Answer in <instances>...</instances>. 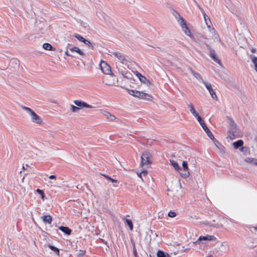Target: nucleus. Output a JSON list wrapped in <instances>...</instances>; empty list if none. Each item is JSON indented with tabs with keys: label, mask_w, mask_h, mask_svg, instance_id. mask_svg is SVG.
Instances as JSON below:
<instances>
[{
	"label": "nucleus",
	"mask_w": 257,
	"mask_h": 257,
	"mask_svg": "<svg viewBox=\"0 0 257 257\" xmlns=\"http://www.w3.org/2000/svg\"><path fill=\"white\" fill-rule=\"evenodd\" d=\"M105 178L110 180L111 178L107 175H102Z\"/></svg>",
	"instance_id": "48"
},
{
	"label": "nucleus",
	"mask_w": 257,
	"mask_h": 257,
	"mask_svg": "<svg viewBox=\"0 0 257 257\" xmlns=\"http://www.w3.org/2000/svg\"><path fill=\"white\" fill-rule=\"evenodd\" d=\"M43 47L44 49L47 50H51L54 51L55 50V48L53 47V46L49 43H45L43 44Z\"/></svg>",
	"instance_id": "28"
},
{
	"label": "nucleus",
	"mask_w": 257,
	"mask_h": 257,
	"mask_svg": "<svg viewBox=\"0 0 257 257\" xmlns=\"http://www.w3.org/2000/svg\"><path fill=\"white\" fill-rule=\"evenodd\" d=\"M183 31L184 32V33L189 36L190 37H192V35L191 33V32L190 30L189 29L188 27L187 26L186 24V22H185V20H182V22L181 24H180Z\"/></svg>",
	"instance_id": "11"
},
{
	"label": "nucleus",
	"mask_w": 257,
	"mask_h": 257,
	"mask_svg": "<svg viewBox=\"0 0 257 257\" xmlns=\"http://www.w3.org/2000/svg\"><path fill=\"white\" fill-rule=\"evenodd\" d=\"M33 122L37 123H41L42 120L40 116L37 115L34 111L30 114Z\"/></svg>",
	"instance_id": "14"
},
{
	"label": "nucleus",
	"mask_w": 257,
	"mask_h": 257,
	"mask_svg": "<svg viewBox=\"0 0 257 257\" xmlns=\"http://www.w3.org/2000/svg\"><path fill=\"white\" fill-rule=\"evenodd\" d=\"M70 51L71 52H76L81 56H84V53L79 48H78L77 47H74L73 48H71V49H70Z\"/></svg>",
	"instance_id": "25"
},
{
	"label": "nucleus",
	"mask_w": 257,
	"mask_h": 257,
	"mask_svg": "<svg viewBox=\"0 0 257 257\" xmlns=\"http://www.w3.org/2000/svg\"><path fill=\"white\" fill-rule=\"evenodd\" d=\"M157 256V257H171L169 254L161 250L158 251Z\"/></svg>",
	"instance_id": "24"
},
{
	"label": "nucleus",
	"mask_w": 257,
	"mask_h": 257,
	"mask_svg": "<svg viewBox=\"0 0 257 257\" xmlns=\"http://www.w3.org/2000/svg\"><path fill=\"white\" fill-rule=\"evenodd\" d=\"M132 244H133V254H134V256L135 257H139L138 255V253H137V249H136V245H135V242L132 240Z\"/></svg>",
	"instance_id": "31"
},
{
	"label": "nucleus",
	"mask_w": 257,
	"mask_h": 257,
	"mask_svg": "<svg viewBox=\"0 0 257 257\" xmlns=\"http://www.w3.org/2000/svg\"><path fill=\"white\" fill-rule=\"evenodd\" d=\"M244 161L255 166H257V159L252 158H247L244 159Z\"/></svg>",
	"instance_id": "22"
},
{
	"label": "nucleus",
	"mask_w": 257,
	"mask_h": 257,
	"mask_svg": "<svg viewBox=\"0 0 257 257\" xmlns=\"http://www.w3.org/2000/svg\"><path fill=\"white\" fill-rule=\"evenodd\" d=\"M85 253V250H80L77 253L78 257H83Z\"/></svg>",
	"instance_id": "36"
},
{
	"label": "nucleus",
	"mask_w": 257,
	"mask_h": 257,
	"mask_svg": "<svg viewBox=\"0 0 257 257\" xmlns=\"http://www.w3.org/2000/svg\"><path fill=\"white\" fill-rule=\"evenodd\" d=\"M142 174H147V170H143L141 172H140L139 173H137L138 176L143 180L142 177Z\"/></svg>",
	"instance_id": "42"
},
{
	"label": "nucleus",
	"mask_w": 257,
	"mask_h": 257,
	"mask_svg": "<svg viewBox=\"0 0 257 257\" xmlns=\"http://www.w3.org/2000/svg\"><path fill=\"white\" fill-rule=\"evenodd\" d=\"M250 58L252 62L254 64V69L257 72V57L254 55H250Z\"/></svg>",
	"instance_id": "27"
},
{
	"label": "nucleus",
	"mask_w": 257,
	"mask_h": 257,
	"mask_svg": "<svg viewBox=\"0 0 257 257\" xmlns=\"http://www.w3.org/2000/svg\"><path fill=\"white\" fill-rule=\"evenodd\" d=\"M36 191L41 196V198L44 199L45 197V195L44 191L40 189H37Z\"/></svg>",
	"instance_id": "33"
},
{
	"label": "nucleus",
	"mask_w": 257,
	"mask_h": 257,
	"mask_svg": "<svg viewBox=\"0 0 257 257\" xmlns=\"http://www.w3.org/2000/svg\"><path fill=\"white\" fill-rule=\"evenodd\" d=\"M197 120L198 121V122L200 123V124L201 125L202 127L203 128V129L204 131V132L206 133V134L207 135L208 137L211 140H214V136L213 135V134L211 133V132L209 130V129L206 125L205 122L202 120V119L201 117V116L200 117H199L198 119H197Z\"/></svg>",
	"instance_id": "3"
},
{
	"label": "nucleus",
	"mask_w": 257,
	"mask_h": 257,
	"mask_svg": "<svg viewBox=\"0 0 257 257\" xmlns=\"http://www.w3.org/2000/svg\"><path fill=\"white\" fill-rule=\"evenodd\" d=\"M256 253H257V251H256Z\"/></svg>",
	"instance_id": "52"
},
{
	"label": "nucleus",
	"mask_w": 257,
	"mask_h": 257,
	"mask_svg": "<svg viewBox=\"0 0 257 257\" xmlns=\"http://www.w3.org/2000/svg\"><path fill=\"white\" fill-rule=\"evenodd\" d=\"M103 114L106 116V117L110 121H113L116 119V117L111 114L109 112L104 111Z\"/></svg>",
	"instance_id": "21"
},
{
	"label": "nucleus",
	"mask_w": 257,
	"mask_h": 257,
	"mask_svg": "<svg viewBox=\"0 0 257 257\" xmlns=\"http://www.w3.org/2000/svg\"><path fill=\"white\" fill-rule=\"evenodd\" d=\"M209 56L211 58V59L214 61L215 62L220 64V60L217 58L215 50H211L209 53Z\"/></svg>",
	"instance_id": "16"
},
{
	"label": "nucleus",
	"mask_w": 257,
	"mask_h": 257,
	"mask_svg": "<svg viewBox=\"0 0 257 257\" xmlns=\"http://www.w3.org/2000/svg\"><path fill=\"white\" fill-rule=\"evenodd\" d=\"M71 110L73 112H77L78 110L80 109V108L77 106H74L73 105H71Z\"/></svg>",
	"instance_id": "34"
},
{
	"label": "nucleus",
	"mask_w": 257,
	"mask_h": 257,
	"mask_svg": "<svg viewBox=\"0 0 257 257\" xmlns=\"http://www.w3.org/2000/svg\"><path fill=\"white\" fill-rule=\"evenodd\" d=\"M201 82L205 86L206 88L208 90L211 97L213 99L216 100L217 98V95L214 90L212 89L211 84L204 81L202 78H201Z\"/></svg>",
	"instance_id": "6"
},
{
	"label": "nucleus",
	"mask_w": 257,
	"mask_h": 257,
	"mask_svg": "<svg viewBox=\"0 0 257 257\" xmlns=\"http://www.w3.org/2000/svg\"><path fill=\"white\" fill-rule=\"evenodd\" d=\"M212 141H213L214 144L217 148H218L220 150L224 149V147L216 140L214 139V140Z\"/></svg>",
	"instance_id": "32"
},
{
	"label": "nucleus",
	"mask_w": 257,
	"mask_h": 257,
	"mask_svg": "<svg viewBox=\"0 0 257 257\" xmlns=\"http://www.w3.org/2000/svg\"><path fill=\"white\" fill-rule=\"evenodd\" d=\"M172 14L179 24L181 23L182 20H184L183 18L180 16V15L174 10H173Z\"/></svg>",
	"instance_id": "17"
},
{
	"label": "nucleus",
	"mask_w": 257,
	"mask_h": 257,
	"mask_svg": "<svg viewBox=\"0 0 257 257\" xmlns=\"http://www.w3.org/2000/svg\"><path fill=\"white\" fill-rule=\"evenodd\" d=\"M151 154L148 151L144 152L141 156V164L142 166L151 163Z\"/></svg>",
	"instance_id": "4"
},
{
	"label": "nucleus",
	"mask_w": 257,
	"mask_h": 257,
	"mask_svg": "<svg viewBox=\"0 0 257 257\" xmlns=\"http://www.w3.org/2000/svg\"><path fill=\"white\" fill-rule=\"evenodd\" d=\"M128 93L135 97L144 99L145 100H151L152 96L148 93L143 92L139 91L138 90H131L127 89Z\"/></svg>",
	"instance_id": "2"
},
{
	"label": "nucleus",
	"mask_w": 257,
	"mask_h": 257,
	"mask_svg": "<svg viewBox=\"0 0 257 257\" xmlns=\"http://www.w3.org/2000/svg\"><path fill=\"white\" fill-rule=\"evenodd\" d=\"M170 162L171 164V165L173 166L175 170L176 171H179L180 170H181V168L179 166L178 164L174 160H170Z\"/></svg>",
	"instance_id": "26"
},
{
	"label": "nucleus",
	"mask_w": 257,
	"mask_h": 257,
	"mask_svg": "<svg viewBox=\"0 0 257 257\" xmlns=\"http://www.w3.org/2000/svg\"><path fill=\"white\" fill-rule=\"evenodd\" d=\"M22 108L25 110L30 115L33 111V110L31 109L30 108L26 106H22Z\"/></svg>",
	"instance_id": "39"
},
{
	"label": "nucleus",
	"mask_w": 257,
	"mask_h": 257,
	"mask_svg": "<svg viewBox=\"0 0 257 257\" xmlns=\"http://www.w3.org/2000/svg\"><path fill=\"white\" fill-rule=\"evenodd\" d=\"M48 246L49 248L54 251L57 255H59V249L58 248L52 245H49Z\"/></svg>",
	"instance_id": "30"
},
{
	"label": "nucleus",
	"mask_w": 257,
	"mask_h": 257,
	"mask_svg": "<svg viewBox=\"0 0 257 257\" xmlns=\"http://www.w3.org/2000/svg\"><path fill=\"white\" fill-rule=\"evenodd\" d=\"M168 215L170 217H174L176 216V213L174 211H170L168 212Z\"/></svg>",
	"instance_id": "41"
},
{
	"label": "nucleus",
	"mask_w": 257,
	"mask_h": 257,
	"mask_svg": "<svg viewBox=\"0 0 257 257\" xmlns=\"http://www.w3.org/2000/svg\"><path fill=\"white\" fill-rule=\"evenodd\" d=\"M178 172L180 173V175L184 178H187L189 176V172L188 170H180L178 171Z\"/></svg>",
	"instance_id": "20"
},
{
	"label": "nucleus",
	"mask_w": 257,
	"mask_h": 257,
	"mask_svg": "<svg viewBox=\"0 0 257 257\" xmlns=\"http://www.w3.org/2000/svg\"><path fill=\"white\" fill-rule=\"evenodd\" d=\"M194 76H195L197 79H199V80H200V82H201V78H202L200 77V76L199 74H197V73H194Z\"/></svg>",
	"instance_id": "44"
},
{
	"label": "nucleus",
	"mask_w": 257,
	"mask_h": 257,
	"mask_svg": "<svg viewBox=\"0 0 257 257\" xmlns=\"http://www.w3.org/2000/svg\"><path fill=\"white\" fill-rule=\"evenodd\" d=\"M75 37L79 41H81V42H82L83 43H84L85 44H86V45H87L88 46H89V47H90L92 49H93V46L92 45V44L91 43V42L88 41V40L87 39H85V38H84L82 36H80V35L79 34H76L75 35Z\"/></svg>",
	"instance_id": "10"
},
{
	"label": "nucleus",
	"mask_w": 257,
	"mask_h": 257,
	"mask_svg": "<svg viewBox=\"0 0 257 257\" xmlns=\"http://www.w3.org/2000/svg\"><path fill=\"white\" fill-rule=\"evenodd\" d=\"M216 238L213 235H206V236H200L196 242L200 244V242L203 243L204 242L207 240H214Z\"/></svg>",
	"instance_id": "8"
},
{
	"label": "nucleus",
	"mask_w": 257,
	"mask_h": 257,
	"mask_svg": "<svg viewBox=\"0 0 257 257\" xmlns=\"http://www.w3.org/2000/svg\"><path fill=\"white\" fill-rule=\"evenodd\" d=\"M112 54L114 55L115 57H116L119 61H120L122 63H124L126 60L125 58V56L122 55L121 53L119 52H111Z\"/></svg>",
	"instance_id": "12"
},
{
	"label": "nucleus",
	"mask_w": 257,
	"mask_h": 257,
	"mask_svg": "<svg viewBox=\"0 0 257 257\" xmlns=\"http://www.w3.org/2000/svg\"><path fill=\"white\" fill-rule=\"evenodd\" d=\"M188 106L190 109V112L193 114V115L198 119L200 116L198 114V113L196 111L195 108H194L192 103H190L188 104Z\"/></svg>",
	"instance_id": "15"
},
{
	"label": "nucleus",
	"mask_w": 257,
	"mask_h": 257,
	"mask_svg": "<svg viewBox=\"0 0 257 257\" xmlns=\"http://www.w3.org/2000/svg\"><path fill=\"white\" fill-rule=\"evenodd\" d=\"M109 180H110L112 183H116L117 182V180H115V179H112V178H111Z\"/></svg>",
	"instance_id": "49"
},
{
	"label": "nucleus",
	"mask_w": 257,
	"mask_h": 257,
	"mask_svg": "<svg viewBox=\"0 0 257 257\" xmlns=\"http://www.w3.org/2000/svg\"><path fill=\"white\" fill-rule=\"evenodd\" d=\"M124 220L126 224L128 226L130 230H132L133 229V224L132 220L131 219L126 218L124 219Z\"/></svg>",
	"instance_id": "29"
},
{
	"label": "nucleus",
	"mask_w": 257,
	"mask_h": 257,
	"mask_svg": "<svg viewBox=\"0 0 257 257\" xmlns=\"http://www.w3.org/2000/svg\"><path fill=\"white\" fill-rule=\"evenodd\" d=\"M99 65L102 72L104 74L107 75L111 74V67L106 62L101 61Z\"/></svg>",
	"instance_id": "5"
},
{
	"label": "nucleus",
	"mask_w": 257,
	"mask_h": 257,
	"mask_svg": "<svg viewBox=\"0 0 257 257\" xmlns=\"http://www.w3.org/2000/svg\"><path fill=\"white\" fill-rule=\"evenodd\" d=\"M74 104L79 108L86 107L88 108H92L94 107L87 104L85 102L82 100H76L74 101Z\"/></svg>",
	"instance_id": "9"
},
{
	"label": "nucleus",
	"mask_w": 257,
	"mask_h": 257,
	"mask_svg": "<svg viewBox=\"0 0 257 257\" xmlns=\"http://www.w3.org/2000/svg\"><path fill=\"white\" fill-rule=\"evenodd\" d=\"M256 50L255 48H252L251 49V52L253 53H255L256 52Z\"/></svg>",
	"instance_id": "50"
},
{
	"label": "nucleus",
	"mask_w": 257,
	"mask_h": 257,
	"mask_svg": "<svg viewBox=\"0 0 257 257\" xmlns=\"http://www.w3.org/2000/svg\"><path fill=\"white\" fill-rule=\"evenodd\" d=\"M41 218L43 221L45 223L51 224L52 221V217L50 215H44Z\"/></svg>",
	"instance_id": "18"
},
{
	"label": "nucleus",
	"mask_w": 257,
	"mask_h": 257,
	"mask_svg": "<svg viewBox=\"0 0 257 257\" xmlns=\"http://www.w3.org/2000/svg\"><path fill=\"white\" fill-rule=\"evenodd\" d=\"M254 140H255V142H256V143H257V135L255 136Z\"/></svg>",
	"instance_id": "51"
},
{
	"label": "nucleus",
	"mask_w": 257,
	"mask_h": 257,
	"mask_svg": "<svg viewBox=\"0 0 257 257\" xmlns=\"http://www.w3.org/2000/svg\"><path fill=\"white\" fill-rule=\"evenodd\" d=\"M134 73L135 74V75L139 78V79L141 82L146 84L147 86L150 85V84H151V81L149 79H148L145 76H144V75H143L142 74H141L140 73L137 71L134 72Z\"/></svg>",
	"instance_id": "7"
},
{
	"label": "nucleus",
	"mask_w": 257,
	"mask_h": 257,
	"mask_svg": "<svg viewBox=\"0 0 257 257\" xmlns=\"http://www.w3.org/2000/svg\"><path fill=\"white\" fill-rule=\"evenodd\" d=\"M22 108L25 110L30 115L33 111V110L31 109L30 108L26 106H22Z\"/></svg>",
	"instance_id": "38"
},
{
	"label": "nucleus",
	"mask_w": 257,
	"mask_h": 257,
	"mask_svg": "<svg viewBox=\"0 0 257 257\" xmlns=\"http://www.w3.org/2000/svg\"><path fill=\"white\" fill-rule=\"evenodd\" d=\"M198 8L203 15L204 21L205 22L208 28H210V24H211V22L209 17L206 15L204 11L199 6H198Z\"/></svg>",
	"instance_id": "13"
},
{
	"label": "nucleus",
	"mask_w": 257,
	"mask_h": 257,
	"mask_svg": "<svg viewBox=\"0 0 257 257\" xmlns=\"http://www.w3.org/2000/svg\"><path fill=\"white\" fill-rule=\"evenodd\" d=\"M22 108L25 110L30 115L33 111V110L31 109L30 108L26 106H22Z\"/></svg>",
	"instance_id": "37"
},
{
	"label": "nucleus",
	"mask_w": 257,
	"mask_h": 257,
	"mask_svg": "<svg viewBox=\"0 0 257 257\" xmlns=\"http://www.w3.org/2000/svg\"><path fill=\"white\" fill-rule=\"evenodd\" d=\"M205 45L206 46V47L209 50V53L211 52V50H214L213 49H212L211 47V46L208 45V44H207L206 42H205Z\"/></svg>",
	"instance_id": "45"
},
{
	"label": "nucleus",
	"mask_w": 257,
	"mask_h": 257,
	"mask_svg": "<svg viewBox=\"0 0 257 257\" xmlns=\"http://www.w3.org/2000/svg\"><path fill=\"white\" fill-rule=\"evenodd\" d=\"M59 229L67 235H70L72 232L71 229L67 226H61Z\"/></svg>",
	"instance_id": "19"
},
{
	"label": "nucleus",
	"mask_w": 257,
	"mask_h": 257,
	"mask_svg": "<svg viewBox=\"0 0 257 257\" xmlns=\"http://www.w3.org/2000/svg\"><path fill=\"white\" fill-rule=\"evenodd\" d=\"M182 170H189L187 162L186 161L183 162Z\"/></svg>",
	"instance_id": "40"
},
{
	"label": "nucleus",
	"mask_w": 257,
	"mask_h": 257,
	"mask_svg": "<svg viewBox=\"0 0 257 257\" xmlns=\"http://www.w3.org/2000/svg\"><path fill=\"white\" fill-rule=\"evenodd\" d=\"M65 54L68 56H71V57L73 56L71 54L69 53L68 51L65 52Z\"/></svg>",
	"instance_id": "47"
},
{
	"label": "nucleus",
	"mask_w": 257,
	"mask_h": 257,
	"mask_svg": "<svg viewBox=\"0 0 257 257\" xmlns=\"http://www.w3.org/2000/svg\"><path fill=\"white\" fill-rule=\"evenodd\" d=\"M243 144V142L241 140H238L233 143V146L234 149H237L239 147H242Z\"/></svg>",
	"instance_id": "23"
},
{
	"label": "nucleus",
	"mask_w": 257,
	"mask_h": 257,
	"mask_svg": "<svg viewBox=\"0 0 257 257\" xmlns=\"http://www.w3.org/2000/svg\"><path fill=\"white\" fill-rule=\"evenodd\" d=\"M249 228L252 232H255L256 231H257V227L252 226L250 227Z\"/></svg>",
	"instance_id": "43"
},
{
	"label": "nucleus",
	"mask_w": 257,
	"mask_h": 257,
	"mask_svg": "<svg viewBox=\"0 0 257 257\" xmlns=\"http://www.w3.org/2000/svg\"><path fill=\"white\" fill-rule=\"evenodd\" d=\"M49 178L50 179H54L56 178V176L54 175H51L49 177Z\"/></svg>",
	"instance_id": "46"
},
{
	"label": "nucleus",
	"mask_w": 257,
	"mask_h": 257,
	"mask_svg": "<svg viewBox=\"0 0 257 257\" xmlns=\"http://www.w3.org/2000/svg\"><path fill=\"white\" fill-rule=\"evenodd\" d=\"M122 75H123V77L127 78V79H130L131 78V74L130 72H126V73H122Z\"/></svg>",
	"instance_id": "35"
},
{
	"label": "nucleus",
	"mask_w": 257,
	"mask_h": 257,
	"mask_svg": "<svg viewBox=\"0 0 257 257\" xmlns=\"http://www.w3.org/2000/svg\"><path fill=\"white\" fill-rule=\"evenodd\" d=\"M227 123L229 130L228 137L230 139H234L236 137L235 134L237 133V126L234 121L230 117H227Z\"/></svg>",
	"instance_id": "1"
}]
</instances>
